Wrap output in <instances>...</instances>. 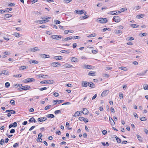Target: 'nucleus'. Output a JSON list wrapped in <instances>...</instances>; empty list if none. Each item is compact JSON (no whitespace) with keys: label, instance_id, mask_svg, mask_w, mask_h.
Listing matches in <instances>:
<instances>
[{"label":"nucleus","instance_id":"f257e3e1","mask_svg":"<svg viewBox=\"0 0 148 148\" xmlns=\"http://www.w3.org/2000/svg\"><path fill=\"white\" fill-rule=\"evenodd\" d=\"M30 88V86L28 85L23 86L19 88V90L21 91L23 90H28Z\"/></svg>","mask_w":148,"mask_h":148},{"label":"nucleus","instance_id":"f03ea898","mask_svg":"<svg viewBox=\"0 0 148 148\" xmlns=\"http://www.w3.org/2000/svg\"><path fill=\"white\" fill-rule=\"evenodd\" d=\"M41 18L43 20V21L44 22V23L47 22L49 21V19H50L51 18V17L50 16H44Z\"/></svg>","mask_w":148,"mask_h":148},{"label":"nucleus","instance_id":"7ed1b4c3","mask_svg":"<svg viewBox=\"0 0 148 148\" xmlns=\"http://www.w3.org/2000/svg\"><path fill=\"white\" fill-rule=\"evenodd\" d=\"M53 81L52 80H48L42 81L40 82L41 84H52V82Z\"/></svg>","mask_w":148,"mask_h":148},{"label":"nucleus","instance_id":"20e7f679","mask_svg":"<svg viewBox=\"0 0 148 148\" xmlns=\"http://www.w3.org/2000/svg\"><path fill=\"white\" fill-rule=\"evenodd\" d=\"M51 65L52 66L54 67L60 66L61 65L58 62H52L51 63Z\"/></svg>","mask_w":148,"mask_h":148},{"label":"nucleus","instance_id":"39448f33","mask_svg":"<svg viewBox=\"0 0 148 148\" xmlns=\"http://www.w3.org/2000/svg\"><path fill=\"white\" fill-rule=\"evenodd\" d=\"M113 20L114 21L118 23L120 21V18L118 16H114L113 17Z\"/></svg>","mask_w":148,"mask_h":148},{"label":"nucleus","instance_id":"423d86ee","mask_svg":"<svg viewBox=\"0 0 148 148\" xmlns=\"http://www.w3.org/2000/svg\"><path fill=\"white\" fill-rule=\"evenodd\" d=\"M37 77L38 78H49V76L47 75H44L42 74H39L37 75Z\"/></svg>","mask_w":148,"mask_h":148},{"label":"nucleus","instance_id":"0eeeda50","mask_svg":"<svg viewBox=\"0 0 148 148\" xmlns=\"http://www.w3.org/2000/svg\"><path fill=\"white\" fill-rule=\"evenodd\" d=\"M90 83L87 81H83L82 82V84L83 87H86L89 85Z\"/></svg>","mask_w":148,"mask_h":148},{"label":"nucleus","instance_id":"6e6552de","mask_svg":"<svg viewBox=\"0 0 148 148\" xmlns=\"http://www.w3.org/2000/svg\"><path fill=\"white\" fill-rule=\"evenodd\" d=\"M51 38L53 39L59 40L60 38H61V36H58V35H52L51 36Z\"/></svg>","mask_w":148,"mask_h":148},{"label":"nucleus","instance_id":"1a4fd4ad","mask_svg":"<svg viewBox=\"0 0 148 148\" xmlns=\"http://www.w3.org/2000/svg\"><path fill=\"white\" fill-rule=\"evenodd\" d=\"M109 92V90H108L104 91L102 93L101 96L103 97L106 95Z\"/></svg>","mask_w":148,"mask_h":148},{"label":"nucleus","instance_id":"9d476101","mask_svg":"<svg viewBox=\"0 0 148 148\" xmlns=\"http://www.w3.org/2000/svg\"><path fill=\"white\" fill-rule=\"evenodd\" d=\"M64 101V100H54L53 101V102H56V103L54 104H53V105H56V104H57V103H58V104H60V103L63 102Z\"/></svg>","mask_w":148,"mask_h":148},{"label":"nucleus","instance_id":"9b49d317","mask_svg":"<svg viewBox=\"0 0 148 148\" xmlns=\"http://www.w3.org/2000/svg\"><path fill=\"white\" fill-rule=\"evenodd\" d=\"M71 60L72 62H77L78 61V59L75 57H71Z\"/></svg>","mask_w":148,"mask_h":148},{"label":"nucleus","instance_id":"f8f14e48","mask_svg":"<svg viewBox=\"0 0 148 148\" xmlns=\"http://www.w3.org/2000/svg\"><path fill=\"white\" fill-rule=\"evenodd\" d=\"M75 12L78 14H81L84 13V10H75Z\"/></svg>","mask_w":148,"mask_h":148},{"label":"nucleus","instance_id":"ddd939ff","mask_svg":"<svg viewBox=\"0 0 148 148\" xmlns=\"http://www.w3.org/2000/svg\"><path fill=\"white\" fill-rule=\"evenodd\" d=\"M40 56L42 58H49L50 57L49 55L43 54H41Z\"/></svg>","mask_w":148,"mask_h":148},{"label":"nucleus","instance_id":"4468645a","mask_svg":"<svg viewBox=\"0 0 148 148\" xmlns=\"http://www.w3.org/2000/svg\"><path fill=\"white\" fill-rule=\"evenodd\" d=\"M39 50V49H38V47H35L34 48H31L30 49L31 51L34 52L36 51H38Z\"/></svg>","mask_w":148,"mask_h":148},{"label":"nucleus","instance_id":"2eb2a0df","mask_svg":"<svg viewBox=\"0 0 148 148\" xmlns=\"http://www.w3.org/2000/svg\"><path fill=\"white\" fill-rule=\"evenodd\" d=\"M81 112L79 111H78L76 112L73 115V117H76L77 116H79L80 115Z\"/></svg>","mask_w":148,"mask_h":148},{"label":"nucleus","instance_id":"dca6fc26","mask_svg":"<svg viewBox=\"0 0 148 148\" xmlns=\"http://www.w3.org/2000/svg\"><path fill=\"white\" fill-rule=\"evenodd\" d=\"M88 112V111L87 109L86 108H84L83 109V111L82 113L84 114H87Z\"/></svg>","mask_w":148,"mask_h":148},{"label":"nucleus","instance_id":"f3484780","mask_svg":"<svg viewBox=\"0 0 148 148\" xmlns=\"http://www.w3.org/2000/svg\"><path fill=\"white\" fill-rule=\"evenodd\" d=\"M84 68L86 69H90L92 66L90 65L85 64L84 65Z\"/></svg>","mask_w":148,"mask_h":148},{"label":"nucleus","instance_id":"a211bd4d","mask_svg":"<svg viewBox=\"0 0 148 148\" xmlns=\"http://www.w3.org/2000/svg\"><path fill=\"white\" fill-rule=\"evenodd\" d=\"M29 62L30 64H38V62L36 60H29Z\"/></svg>","mask_w":148,"mask_h":148},{"label":"nucleus","instance_id":"6ab92c4d","mask_svg":"<svg viewBox=\"0 0 148 148\" xmlns=\"http://www.w3.org/2000/svg\"><path fill=\"white\" fill-rule=\"evenodd\" d=\"M110 121L111 125H113L115 124V122L112 118H109Z\"/></svg>","mask_w":148,"mask_h":148},{"label":"nucleus","instance_id":"aec40b11","mask_svg":"<svg viewBox=\"0 0 148 148\" xmlns=\"http://www.w3.org/2000/svg\"><path fill=\"white\" fill-rule=\"evenodd\" d=\"M147 71V70L143 72L142 73H140L137 74V75L140 76L145 75Z\"/></svg>","mask_w":148,"mask_h":148},{"label":"nucleus","instance_id":"412c9836","mask_svg":"<svg viewBox=\"0 0 148 148\" xmlns=\"http://www.w3.org/2000/svg\"><path fill=\"white\" fill-rule=\"evenodd\" d=\"M47 117L49 118H54L55 117L54 115L52 114H48L47 115Z\"/></svg>","mask_w":148,"mask_h":148},{"label":"nucleus","instance_id":"4be33fe9","mask_svg":"<svg viewBox=\"0 0 148 148\" xmlns=\"http://www.w3.org/2000/svg\"><path fill=\"white\" fill-rule=\"evenodd\" d=\"M29 121L30 122H33L34 123H36L37 122L35 119L33 117H32L31 118L29 119Z\"/></svg>","mask_w":148,"mask_h":148},{"label":"nucleus","instance_id":"5701e85b","mask_svg":"<svg viewBox=\"0 0 148 148\" xmlns=\"http://www.w3.org/2000/svg\"><path fill=\"white\" fill-rule=\"evenodd\" d=\"M89 86L90 87H91L92 88H94L95 87V85L91 82L90 83V84Z\"/></svg>","mask_w":148,"mask_h":148},{"label":"nucleus","instance_id":"b1692460","mask_svg":"<svg viewBox=\"0 0 148 148\" xmlns=\"http://www.w3.org/2000/svg\"><path fill=\"white\" fill-rule=\"evenodd\" d=\"M35 23H39V24H42L44 23L43 21V20H38L36 21H35Z\"/></svg>","mask_w":148,"mask_h":148},{"label":"nucleus","instance_id":"393cba45","mask_svg":"<svg viewBox=\"0 0 148 148\" xmlns=\"http://www.w3.org/2000/svg\"><path fill=\"white\" fill-rule=\"evenodd\" d=\"M73 38L72 37H71V36H70V37L66 38L64 39H63V40L64 41H67V40H70L71 39H72Z\"/></svg>","mask_w":148,"mask_h":148},{"label":"nucleus","instance_id":"a878e982","mask_svg":"<svg viewBox=\"0 0 148 148\" xmlns=\"http://www.w3.org/2000/svg\"><path fill=\"white\" fill-rule=\"evenodd\" d=\"M136 136L137 138H138V140H139V141L141 142H142L143 139L140 136L138 135H137Z\"/></svg>","mask_w":148,"mask_h":148},{"label":"nucleus","instance_id":"bb28decb","mask_svg":"<svg viewBox=\"0 0 148 148\" xmlns=\"http://www.w3.org/2000/svg\"><path fill=\"white\" fill-rule=\"evenodd\" d=\"M54 58L56 60H60L62 59V57L60 56H56Z\"/></svg>","mask_w":148,"mask_h":148},{"label":"nucleus","instance_id":"cd10ccee","mask_svg":"<svg viewBox=\"0 0 148 148\" xmlns=\"http://www.w3.org/2000/svg\"><path fill=\"white\" fill-rule=\"evenodd\" d=\"M95 72H93L92 71H90L89 72L88 75L90 76H94L95 75Z\"/></svg>","mask_w":148,"mask_h":148},{"label":"nucleus","instance_id":"c85d7f7f","mask_svg":"<svg viewBox=\"0 0 148 148\" xmlns=\"http://www.w3.org/2000/svg\"><path fill=\"white\" fill-rule=\"evenodd\" d=\"M8 71L4 70L2 71L1 73H2V74H3L5 75H8Z\"/></svg>","mask_w":148,"mask_h":148},{"label":"nucleus","instance_id":"c756f323","mask_svg":"<svg viewBox=\"0 0 148 148\" xmlns=\"http://www.w3.org/2000/svg\"><path fill=\"white\" fill-rule=\"evenodd\" d=\"M13 35L16 37H20L21 34L19 33L15 32L14 34Z\"/></svg>","mask_w":148,"mask_h":148},{"label":"nucleus","instance_id":"7c9ffc66","mask_svg":"<svg viewBox=\"0 0 148 148\" xmlns=\"http://www.w3.org/2000/svg\"><path fill=\"white\" fill-rule=\"evenodd\" d=\"M28 79V82H34L35 81V80L34 79L32 78H27Z\"/></svg>","mask_w":148,"mask_h":148},{"label":"nucleus","instance_id":"2f4dec72","mask_svg":"<svg viewBox=\"0 0 148 148\" xmlns=\"http://www.w3.org/2000/svg\"><path fill=\"white\" fill-rule=\"evenodd\" d=\"M144 16V14H141L138 15L136 16V17L138 18H143Z\"/></svg>","mask_w":148,"mask_h":148},{"label":"nucleus","instance_id":"473e14b6","mask_svg":"<svg viewBox=\"0 0 148 148\" xmlns=\"http://www.w3.org/2000/svg\"><path fill=\"white\" fill-rule=\"evenodd\" d=\"M117 142L118 143H120L121 142V140L119 138L117 137L116 136L115 137Z\"/></svg>","mask_w":148,"mask_h":148},{"label":"nucleus","instance_id":"72a5a7b5","mask_svg":"<svg viewBox=\"0 0 148 148\" xmlns=\"http://www.w3.org/2000/svg\"><path fill=\"white\" fill-rule=\"evenodd\" d=\"M61 111L60 110H56L54 112V114H61Z\"/></svg>","mask_w":148,"mask_h":148},{"label":"nucleus","instance_id":"f704fd0d","mask_svg":"<svg viewBox=\"0 0 148 148\" xmlns=\"http://www.w3.org/2000/svg\"><path fill=\"white\" fill-rule=\"evenodd\" d=\"M103 18H100L97 20V22L100 23H103Z\"/></svg>","mask_w":148,"mask_h":148},{"label":"nucleus","instance_id":"c9c22d12","mask_svg":"<svg viewBox=\"0 0 148 148\" xmlns=\"http://www.w3.org/2000/svg\"><path fill=\"white\" fill-rule=\"evenodd\" d=\"M140 120L142 121H145L147 120V119L145 117H142L140 119Z\"/></svg>","mask_w":148,"mask_h":148},{"label":"nucleus","instance_id":"e433bc0d","mask_svg":"<svg viewBox=\"0 0 148 148\" xmlns=\"http://www.w3.org/2000/svg\"><path fill=\"white\" fill-rule=\"evenodd\" d=\"M119 68L120 69L123 70V71H127V68L125 67H123V66L120 67Z\"/></svg>","mask_w":148,"mask_h":148},{"label":"nucleus","instance_id":"4c0bfd02","mask_svg":"<svg viewBox=\"0 0 148 148\" xmlns=\"http://www.w3.org/2000/svg\"><path fill=\"white\" fill-rule=\"evenodd\" d=\"M96 36V34H90L88 36V37H94Z\"/></svg>","mask_w":148,"mask_h":148},{"label":"nucleus","instance_id":"58836bf2","mask_svg":"<svg viewBox=\"0 0 148 148\" xmlns=\"http://www.w3.org/2000/svg\"><path fill=\"white\" fill-rule=\"evenodd\" d=\"M78 119L80 121H84V120H86V118H84L83 117H79Z\"/></svg>","mask_w":148,"mask_h":148},{"label":"nucleus","instance_id":"ea45409f","mask_svg":"<svg viewBox=\"0 0 148 148\" xmlns=\"http://www.w3.org/2000/svg\"><path fill=\"white\" fill-rule=\"evenodd\" d=\"M144 89V90H148V85L146 84L143 85Z\"/></svg>","mask_w":148,"mask_h":148},{"label":"nucleus","instance_id":"a19ab883","mask_svg":"<svg viewBox=\"0 0 148 148\" xmlns=\"http://www.w3.org/2000/svg\"><path fill=\"white\" fill-rule=\"evenodd\" d=\"M12 9L10 8H7L5 9L4 10L5 11V12H9L10 11H11L12 10Z\"/></svg>","mask_w":148,"mask_h":148},{"label":"nucleus","instance_id":"79ce46f5","mask_svg":"<svg viewBox=\"0 0 148 148\" xmlns=\"http://www.w3.org/2000/svg\"><path fill=\"white\" fill-rule=\"evenodd\" d=\"M12 16V15L10 14H6L5 15V16L6 18H8Z\"/></svg>","mask_w":148,"mask_h":148},{"label":"nucleus","instance_id":"37998d69","mask_svg":"<svg viewBox=\"0 0 148 148\" xmlns=\"http://www.w3.org/2000/svg\"><path fill=\"white\" fill-rule=\"evenodd\" d=\"M5 87L7 88H8L10 86V84L8 82H6L5 84Z\"/></svg>","mask_w":148,"mask_h":148},{"label":"nucleus","instance_id":"c03bdc74","mask_svg":"<svg viewBox=\"0 0 148 148\" xmlns=\"http://www.w3.org/2000/svg\"><path fill=\"white\" fill-rule=\"evenodd\" d=\"M65 66L66 68H70L72 67L73 66L70 64H67L65 65Z\"/></svg>","mask_w":148,"mask_h":148},{"label":"nucleus","instance_id":"a18cd8bd","mask_svg":"<svg viewBox=\"0 0 148 148\" xmlns=\"http://www.w3.org/2000/svg\"><path fill=\"white\" fill-rule=\"evenodd\" d=\"M131 26L133 28L138 27V25L135 24H132Z\"/></svg>","mask_w":148,"mask_h":148},{"label":"nucleus","instance_id":"49530a36","mask_svg":"<svg viewBox=\"0 0 148 148\" xmlns=\"http://www.w3.org/2000/svg\"><path fill=\"white\" fill-rule=\"evenodd\" d=\"M72 0H64V3H68L71 2Z\"/></svg>","mask_w":148,"mask_h":148},{"label":"nucleus","instance_id":"de8ad7c7","mask_svg":"<svg viewBox=\"0 0 148 148\" xmlns=\"http://www.w3.org/2000/svg\"><path fill=\"white\" fill-rule=\"evenodd\" d=\"M8 5L9 6L12 7L15 5V4L14 3H8Z\"/></svg>","mask_w":148,"mask_h":148},{"label":"nucleus","instance_id":"09e8293b","mask_svg":"<svg viewBox=\"0 0 148 148\" xmlns=\"http://www.w3.org/2000/svg\"><path fill=\"white\" fill-rule=\"evenodd\" d=\"M38 120L39 122H42L44 121V120L42 119V117L39 118L38 119Z\"/></svg>","mask_w":148,"mask_h":148},{"label":"nucleus","instance_id":"8fccbe9b","mask_svg":"<svg viewBox=\"0 0 148 148\" xmlns=\"http://www.w3.org/2000/svg\"><path fill=\"white\" fill-rule=\"evenodd\" d=\"M51 106V105L47 106L45 107V110H47L48 109L50 108Z\"/></svg>","mask_w":148,"mask_h":148},{"label":"nucleus","instance_id":"3c124183","mask_svg":"<svg viewBox=\"0 0 148 148\" xmlns=\"http://www.w3.org/2000/svg\"><path fill=\"white\" fill-rule=\"evenodd\" d=\"M103 23H105L108 21V20L106 18H103Z\"/></svg>","mask_w":148,"mask_h":148},{"label":"nucleus","instance_id":"603ef678","mask_svg":"<svg viewBox=\"0 0 148 148\" xmlns=\"http://www.w3.org/2000/svg\"><path fill=\"white\" fill-rule=\"evenodd\" d=\"M26 69V68L25 66H21L20 68V70H23Z\"/></svg>","mask_w":148,"mask_h":148},{"label":"nucleus","instance_id":"864d4df0","mask_svg":"<svg viewBox=\"0 0 148 148\" xmlns=\"http://www.w3.org/2000/svg\"><path fill=\"white\" fill-rule=\"evenodd\" d=\"M60 52L62 53H69V52H68L67 51L65 50H62Z\"/></svg>","mask_w":148,"mask_h":148},{"label":"nucleus","instance_id":"5fc2aeb1","mask_svg":"<svg viewBox=\"0 0 148 148\" xmlns=\"http://www.w3.org/2000/svg\"><path fill=\"white\" fill-rule=\"evenodd\" d=\"M18 143H16L13 145V147L14 148L16 147H18Z\"/></svg>","mask_w":148,"mask_h":148},{"label":"nucleus","instance_id":"6e6d98bb","mask_svg":"<svg viewBox=\"0 0 148 148\" xmlns=\"http://www.w3.org/2000/svg\"><path fill=\"white\" fill-rule=\"evenodd\" d=\"M12 124L13 127H16L17 125V124L16 122H14Z\"/></svg>","mask_w":148,"mask_h":148},{"label":"nucleus","instance_id":"4d7b16f0","mask_svg":"<svg viewBox=\"0 0 148 148\" xmlns=\"http://www.w3.org/2000/svg\"><path fill=\"white\" fill-rule=\"evenodd\" d=\"M10 102V103L11 104H12L13 105H15V101L14 100H13V99L11 100Z\"/></svg>","mask_w":148,"mask_h":148},{"label":"nucleus","instance_id":"13d9d810","mask_svg":"<svg viewBox=\"0 0 148 148\" xmlns=\"http://www.w3.org/2000/svg\"><path fill=\"white\" fill-rule=\"evenodd\" d=\"M38 142H41L42 139L40 137H38L36 140Z\"/></svg>","mask_w":148,"mask_h":148},{"label":"nucleus","instance_id":"bf43d9fd","mask_svg":"<svg viewBox=\"0 0 148 148\" xmlns=\"http://www.w3.org/2000/svg\"><path fill=\"white\" fill-rule=\"evenodd\" d=\"M22 75L21 74H18L17 75H13V77H21Z\"/></svg>","mask_w":148,"mask_h":148},{"label":"nucleus","instance_id":"052dcab7","mask_svg":"<svg viewBox=\"0 0 148 148\" xmlns=\"http://www.w3.org/2000/svg\"><path fill=\"white\" fill-rule=\"evenodd\" d=\"M22 84H16L15 86H16V87H20L22 86Z\"/></svg>","mask_w":148,"mask_h":148},{"label":"nucleus","instance_id":"680f3d73","mask_svg":"<svg viewBox=\"0 0 148 148\" xmlns=\"http://www.w3.org/2000/svg\"><path fill=\"white\" fill-rule=\"evenodd\" d=\"M115 32L117 34H120L122 33V31L121 30H116Z\"/></svg>","mask_w":148,"mask_h":148},{"label":"nucleus","instance_id":"e2e57ef3","mask_svg":"<svg viewBox=\"0 0 148 148\" xmlns=\"http://www.w3.org/2000/svg\"><path fill=\"white\" fill-rule=\"evenodd\" d=\"M92 51L93 53L95 54L96 53H97V52H98V50H92Z\"/></svg>","mask_w":148,"mask_h":148},{"label":"nucleus","instance_id":"0e129e2a","mask_svg":"<svg viewBox=\"0 0 148 148\" xmlns=\"http://www.w3.org/2000/svg\"><path fill=\"white\" fill-rule=\"evenodd\" d=\"M46 33L48 35H50L52 34V32H49V31L46 32Z\"/></svg>","mask_w":148,"mask_h":148},{"label":"nucleus","instance_id":"69168bd1","mask_svg":"<svg viewBox=\"0 0 148 148\" xmlns=\"http://www.w3.org/2000/svg\"><path fill=\"white\" fill-rule=\"evenodd\" d=\"M73 38H74L75 39H79L80 38V37L77 36H74Z\"/></svg>","mask_w":148,"mask_h":148},{"label":"nucleus","instance_id":"338daca9","mask_svg":"<svg viewBox=\"0 0 148 148\" xmlns=\"http://www.w3.org/2000/svg\"><path fill=\"white\" fill-rule=\"evenodd\" d=\"M103 76L104 77H109V75L106 74H104L103 75Z\"/></svg>","mask_w":148,"mask_h":148},{"label":"nucleus","instance_id":"774afa93","mask_svg":"<svg viewBox=\"0 0 148 148\" xmlns=\"http://www.w3.org/2000/svg\"><path fill=\"white\" fill-rule=\"evenodd\" d=\"M53 95L55 96V97H58V96L59 95V94L57 93V92H55L53 94Z\"/></svg>","mask_w":148,"mask_h":148}]
</instances>
